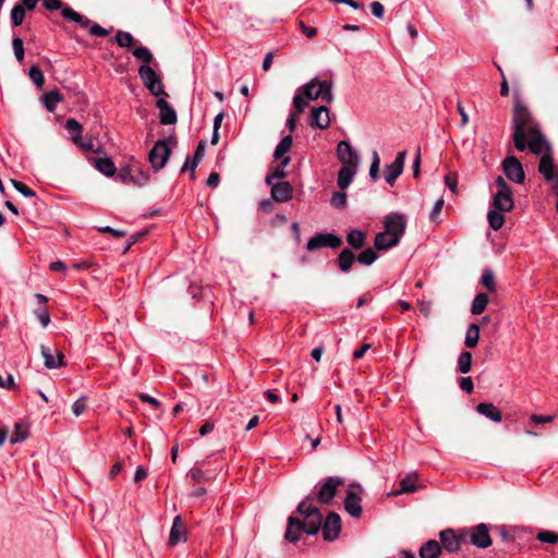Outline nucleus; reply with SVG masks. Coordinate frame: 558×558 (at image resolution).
Listing matches in <instances>:
<instances>
[{
    "label": "nucleus",
    "instance_id": "f3484780",
    "mask_svg": "<svg viewBox=\"0 0 558 558\" xmlns=\"http://www.w3.org/2000/svg\"><path fill=\"white\" fill-rule=\"evenodd\" d=\"M337 157L342 166L359 167L360 156L353 150L351 144L347 141H341L337 145Z\"/></svg>",
    "mask_w": 558,
    "mask_h": 558
},
{
    "label": "nucleus",
    "instance_id": "bb28decb",
    "mask_svg": "<svg viewBox=\"0 0 558 558\" xmlns=\"http://www.w3.org/2000/svg\"><path fill=\"white\" fill-rule=\"evenodd\" d=\"M357 167H348L342 166L341 169L338 172V186L340 190L344 191L348 189V186L351 184L355 173H356Z\"/></svg>",
    "mask_w": 558,
    "mask_h": 558
},
{
    "label": "nucleus",
    "instance_id": "f704fd0d",
    "mask_svg": "<svg viewBox=\"0 0 558 558\" xmlns=\"http://www.w3.org/2000/svg\"><path fill=\"white\" fill-rule=\"evenodd\" d=\"M64 128L70 133V137L73 143L77 142L80 137H82L83 125L76 119H68Z\"/></svg>",
    "mask_w": 558,
    "mask_h": 558
},
{
    "label": "nucleus",
    "instance_id": "5fc2aeb1",
    "mask_svg": "<svg viewBox=\"0 0 558 558\" xmlns=\"http://www.w3.org/2000/svg\"><path fill=\"white\" fill-rule=\"evenodd\" d=\"M12 47L14 51V56L17 61L22 62L24 59V45L23 40L20 37H14L12 40Z\"/></svg>",
    "mask_w": 558,
    "mask_h": 558
},
{
    "label": "nucleus",
    "instance_id": "4be33fe9",
    "mask_svg": "<svg viewBox=\"0 0 558 558\" xmlns=\"http://www.w3.org/2000/svg\"><path fill=\"white\" fill-rule=\"evenodd\" d=\"M399 241L396 235H391L389 230H385L377 233L374 239V246L378 251H386L393 246H397Z\"/></svg>",
    "mask_w": 558,
    "mask_h": 558
},
{
    "label": "nucleus",
    "instance_id": "3c124183",
    "mask_svg": "<svg viewBox=\"0 0 558 558\" xmlns=\"http://www.w3.org/2000/svg\"><path fill=\"white\" fill-rule=\"evenodd\" d=\"M379 168H380V157L377 151H373L372 154V163L369 167V177L372 180L376 181L379 178Z\"/></svg>",
    "mask_w": 558,
    "mask_h": 558
},
{
    "label": "nucleus",
    "instance_id": "774afa93",
    "mask_svg": "<svg viewBox=\"0 0 558 558\" xmlns=\"http://www.w3.org/2000/svg\"><path fill=\"white\" fill-rule=\"evenodd\" d=\"M371 10H372V13L378 19H381L384 16L385 8L380 2H378V1L373 2L371 4Z\"/></svg>",
    "mask_w": 558,
    "mask_h": 558
},
{
    "label": "nucleus",
    "instance_id": "0eeeda50",
    "mask_svg": "<svg viewBox=\"0 0 558 558\" xmlns=\"http://www.w3.org/2000/svg\"><path fill=\"white\" fill-rule=\"evenodd\" d=\"M465 535L463 529H446L441 531L439 533L441 550L445 549L449 554L458 553L462 545L466 544Z\"/></svg>",
    "mask_w": 558,
    "mask_h": 558
},
{
    "label": "nucleus",
    "instance_id": "7ed1b4c3",
    "mask_svg": "<svg viewBox=\"0 0 558 558\" xmlns=\"http://www.w3.org/2000/svg\"><path fill=\"white\" fill-rule=\"evenodd\" d=\"M319 98L328 104L333 100L331 83L314 77L296 89L293 97V108L298 113H302L307 107L310 100H316Z\"/></svg>",
    "mask_w": 558,
    "mask_h": 558
},
{
    "label": "nucleus",
    "instance_id": "423d86ee",
    "mask_svg": "<svg viewBox=\"0 0 558 558\" xmlns=\"http://www.w3.org/2000/svg\"><path fill=\"white\" fill-rule=\"evenodd\" d=\"M343 484V478L338 476H328L324 478L315 486L317 489L316 500L323 505L330 504L337 494L338 487ZM311 496L315 499L313 495Z\"/></svg>",
    "mask_w": 558,
    "mask_h": 558
},
{
    "label": "nucleus",
    "instance_id": "79ce46f5",
    "mask_svg": "<svg viewBox=\"0 0 558 558\" xmlns=\"http://www.w3.org/2000/svg\"><path fill=\"white\" fill-rule=\"evenodd\" d=\"M472 367V354L469 351H463L458 357V371L461 374H466Z\"/></svg>",
    "mask_w": 558,
    "mask_h": 558
},
{
    "label": "nucleus",
    "instance_id": "cd10ccee",
    "mask_svg": "<svg viewBox=\"0 0 558 558\" xmlns=\"http://www.w3.org/2000/svg\"><path fill=\"white\" fill-rule=\"evenodd\" d=\"M441 554V546L435 539H430L423 544L420 548L418 555L421 558H439Z\"/></svg>",
    "mask_w": 558,
    "mask_h": 558
},
{
    "label": "nucleus",
    "instance_id": "58836bf2",
    "mask_svg": "<svg viewBox=\"0 0 558 558\" xmlns=\"http://www.w3.org/2000/svg\"><path fill=\"white\" fill-rule=\"evenodd\" d=\"M488 304V296L485 293H478L472 302L471 313L473 315H478L484 312Z\"/></svg>",
    "mask_w": 558,
    "mask_h": 558
},
{
    "label": "nucleus",
    "instance_id": "680f3d73",
    "mask_svg": "<svg viewBox=\"0 0 558 558\" xmlns=\"http://www.w3.org/2000/svg\"><path fill=\"white\" fill-rule=\"evenodd\" d=\"M460 388L466 392L472 393L474 389L473 380L471 377H462L459 381Z\"/></svg>",
    "mask_w": 558,
    "mask_h": 558
},
{
    "label": "nucleus",
    "instance_id": "6e6d98bb",
    "mask_svg": "<svg viewBox=\"0 0 558 558\" xmlns=\"http://www.w3.org/2000/svg\"><path fill=\"white\" fill-rule=\"evenodd\" d=\"M442 208H444V199L439 198V199H437V202L435 203L433 209L429 213V220L432 222H435V223H439L440 222L439 215H440Z\"/></svg>",
    "mask_w": 558,
    "mask_h": 558
},
{
    "label": "nucleus",
    "instance_id": "20e7f679",
    "mask_svg": "<svg viewBox=\"0 0 558 558\" xmlns=\"http://www.w3.org/2000/svg\"><path fill=\"white\" fill-rule=\"evenodd\" d=\"M43 5L48 11H60L61 16L69 22L77 24L80 27L87 29L92 36L106 37L109 32L96 22H93L87 16L73 10L61 0H43Z\"/></svg>",
    "mask_w": 558,
    "mask_h": 558
},
{
    "label": "nucleus",
    "instance_id": "052dcab7",
    "mask_svg": "<svg viewBox=\"0 0 558 558\" xmlns=\"http://www.w3.org/2000/svg\"><path fill=\"white\" fill-rule=\"evenodd\" d=\"M205 147H206V142L201 141L198 143L196 150L194 153V156H193V168H196L198 166V162L201 161V159L204 156Z\"/></svg>",
    "mask_w": 558,
    "mask_h": 558
},
{
    "label": "nucleus",
    "instance_id": "39448f33",
    "mask_svg": "<svg viewBox=\"0 0 558 558\" xmlns=\"http://www.w3.org/2000/svg\"><path fill=\"white\" fill-rule=\"evenodd\" d=\"M495 185L498 190L493 197V207L499 211H510L514 206L511 187L502 177H498L495 180Z\"/></svg>",
    "mask_w": 558,
    "mask_h": 558
},
{
    "label": "nucleus",
    "instance_id": "7c9ffc66",
    "mask_svg": "<svg viewBox=\"0 0 558 558\" xmlns=\"http://www.w3.org/2000/svg\"><path fill=\"white\" fill-rule=\"evenodd\" d=\"M290 161H291L290 156H287V157L282 158L281 160H279V163L274 169V171L266 175V179H265L266 183L272 184L275 179L286 178L287 177L286 167L290 163Z\"/></svg>",
    "mask_w": 558,
    "mask_h": 558
},
{
    "label": "nucleus",
    "instance_id": "a878e982",
    "mask_svg": "<svg viewBox=\"0 0 558 558\" xmlns=\"http://www.w3.org/2000/svg\"><path fill=\"white\" fill-rule=\"evenodd\" d=\"M538 171L546 181H550L556 175L554 160L549 153H545L538 165Z\"/></svg>",
    "mask_w": 558,
    "mask_h": 558
},
{
    "label": "nucleus",
    "instance_id": "8fccbe9b",
    "mask_svg": "<svg viewBox=\"0 0 558 558\" xmlns=\"http://www.w3.org/2000/svg\"><path fill=\"white\" fill-rule=\"evenodd\" d=\"M482 284L489 291L495 292L497 290L495 283V277L492 270L486 269L482 275Z\"/></svg>",
    "mask_w": 558,
    "mask_h": 558
},
{
    "label": "nucleus",
    "instance_id": "13d9d810",
    "mask_svg": "<svg viewBox=\"0 0 558 558\" xmlns=\"http://www.w3.org/2000/svg\"><path fill=\"white\" fill-rule=\"evenodd\" d=\"M87 408V399L86 397L78 398L72 405V411L76 416H80L85 412Z\"/></svg>",
    "mask_w": 558,
    "mask_h": 558
},
{
    "label": "nucleus",
    "instance_id": "bf43d9fd",
    "mask_svg": "<svg viewBox=\"0 0 558 558\" xmlns=\"http://www.w3.org/2000/svg\"><path fill=\"white\" fill-rule=\"evenodd\" d=\"M37 319L40 322L43 327H47L50 323V315L47 307H39L35 311Z\"/></svg>",
    "mask_w": 558,
    "mask_h": 558
},
{
    "label": "nucleus",
    "instance_id": "4468645a",
    "mask_svg": "<svg viewBox=\"0 0 558 558\" xmlns=\"http://www.w3.org/2000/svg\"><path fill=\"white\" fill-rule=\"evenodd\" d=\"M320 530L323 537L327 542L338 538L341 531V518L336 512H330L325 520L322 519Z\"/></svg>",
    "mask_w": 558,
    "mask_h": 558
},
{
    "label": "nucleus",
    "instance_id": "ddd939ff",
    "mask_svg": "<svg viewBox=\"0 0 558 558\" xmlns=\"http://www.w3.org/2000/svg\"><path fill=\"white\" fill-rule=\"evenodd\" d=\"M384 229L389 230L391 235H396L400 242L407 228L405 215L401 213H391L387 215L384 220Z\"/></svg>",
    "mask_w": 558,
    "mask_h": 558
},
{
    "label": "nucleus",
    "instance_id": "aec40b11",
    "mask_svg": "<svg viewBox=\"0 0 558 558\" xmlns=\"http://www.w3.org/2000/svg\"><path fill=\"white\" fill-rule=\"evenodd\" d=\"M271 186V197L277 203H286L292 198L293 187L287 181L269 184Z\"/></svg>",
    "mask_w": 558,
    "mask_h": 558
},
{
    "label": "nucleus",
    "instance_id": "f257e3e1",
    "mask_svg": "<svg viewBox=\"0 0 558 558\" xmlns=\"http://www.w3.org/2000/svg\"><path fill=\"white\" fill-rule=\"evenodd\" d=\"M511 123L513 129L512 138L517 150L524 151L529 148L535 155L549 150V145L542 134L539 126L532 119L526 106L520 100H517L514 104Z\"/></svg>",
    "mask_w": 558,
    "mask_h": 558
},
{
    "label": "nucleus",
    "instance_id": "9d476101",
    "mask_svg": "<svg viewBox=\"0 0 558 558\" xmlns=\"http://www.w3.org/2000/svg\"><path fill=\"white\" fill-rule=\"evenodd\" d=\"M170 155L171 149L168 143L165 140H159L150 149L148 154V161L155 171H159L166 166Z\"/></svg>",
    "mask_w": 558,
    "mask_h": 558
},
{
    "label": "nucleus",
    "instance_id": "1a4fd4ad",
    "mask_svg": "<svg viewBox=\"0 0 558 558\" xmlns=\"http://www.w3.org/2000/svg\"><path fill=\"white\" fill-rule=\"evenodd\" d=\"M466 544L473 545L477 548L485 549L492 545V537L489 529L485 523L476 524L470 529H463Z\"/></svg>",
    "mask_w": 558,
    "mask_h": 558
},
{
    "label": "nucleus",
    "instance_id": "09e8293b",
    "mask_svg": "<svg viewBox=\"0 0 558 558\" xmlns=\"http://www.w3.org/2000/svg\"><path fill=\"white\" fill-rule=\"evenodd\" d=\"M29 78L37 87H43L45 84V76L38 65H32L28 72Z\"/></svg>",
    "mask_w": 558,
    "mask_h": 558
},
{
    "label": "nucleus",
    "instance_id": "338daca9",
    "mask_svg": "<svg viewBox=\"0 0 558 558\" xmlns=\"http://www.w3.org/2000/svg\"><path fill=\"white\" fill-rule=\"evenodd\" d=\"M554 415H538V414H532L531 421L535 424H547L553 422Z\"/></svg>",
    "mask_w": 558,
    "mask_h": 558
},
{
    "label": "nucleus",
    "instance_id": "c756f323",
    "mask_svg": "<svg viewBox=\"0 0 558 558\" xmlns=\"http://www.w3.org/2000/svg\"><path fill=\"white\" fill-rule=\"evenodd\" d=\"M355 259L356 257L350 248H343L337 258L339 269L342 272L350 271Z\"/></svg>",
    "mask_w": 558,
    "mask_h": 558
},
{
    "label": "nucleus",
    "instance_id": "5701e85b",
    "mask_svg": "<svg viewBox=\"0 0 558 558\" xmlns=\"http://www.w3.org/2000/svg\"><path fill=\"white\" fill-rule=\"evenodd\" d=\"M181 541H186V529L183 525L182 518L177 515L170 530L169 544L174 546Z\"/></svg>",
    "mask_w": 558,
    "mask_h": 558
},
{
    "label": "nucleus",
    "instance_id": "c85d7f7f",
    "mask_svg": "<svg viewBox=\"0 0 558 558\" xmlns=\"http://www.w3.org/2000/svg\"><path fill=\"white\" fill-rule=\"evenodd\" d=\"M94 167L105 174L106 177H112L116 171V165L113 160L109 157L94 158Z\"/></svg>",
    "mask_w": 558,
    "mask_h": 558
},
{
    "label": "nucleus",
    "instance_id": "2eb2a0df",
    "mask_svg": "<svg viewBox=\"0 0 558 558\" xmlns=\"http://www.w3.org/2000/svg\"><path fill=\"white\" fill-rule=\"evenodd\" d=\"M502 169L505 175L512 182L521 184L524 182L525 173L519 159L514 156H509L502 161Z\"/></svg>",
    "mask_w": 558,
    "mask_h": 558
},
{
    "label": "nucleus",
    "instance_id": "f03ea898",
    "mask_svg": "<svg viewBox=\"0 0 558 558\" xmlns=\"http://www.w3.org/2000/svg\"><path fill=\"white\" fill-rule=\"evenodd\" d=\"M313 500L314 498L312 496H307L298 505L296 512L303 515L305 521H301L293 515L288 518V525L284 533L286 541L296 543L302 532L308 535L318 533L322 525V513L317 507L313 506Z\"/></svg>",
    "mask_w": 558,
    "mask_h": 558
},
{
    "label": "nucleus",
    "instance_id": "c9c22d12",
    "mask_svg": "<svg viewBox=\"0 0 558 558\" xmlns=\"http://www.w3.org/2000/svg\"><path fill=\"white\" fill-rule=\"evenodd\" d=\"M480 340V327L476 324H471L468 327L464 344L466 348L473 349L477 345Z\"/></svg>",
    "mask_w": 558,
    "mask_h": 558
},
{
    "label": "nucleus",
    "instance_id": "de8ad7c7",
    "mask_svg": "<svg viewBox=\"0 0 558 558\" xmlns=\"http://www.w3.org/2000/svg\"><path fill=\"white\" fill-rule=\"evenodd\" d=\"M378 258V255L376 254V252L368 247L366 250H364L363 252H361L359 254V256L356 257V260L360 263V264H363V265H366V266H369L372 265L376 259Z\"/></svg>",
    "mask_w": 558,
    "mask_h": 558
},
{
    "label": "nucleus",
    "instance_id": "c03bdc74",
    "mask_svg": "<svg viewBox=\"0 0 558 558\" xmlns=\"http://www.w3.org/2000/svg\"><path fill=\"white\" fill-rule=\"evenodd\" d=\"M28 437L27 426L22 423H16L14 427V432L11 435L10 442L17 444L22 442Z\"/></svg>",
    "mask_w": 558,
    "mask_h": 558
},
{
    "label": "nucleus",
    "instance_id": "412c9836",
    "mask_svg": "<svg viewBox=\"0 0 558 558\" xmlns=\"http://www.w3.org/2000/svg\"><path fill=\"white\" fill-rule=\"evenodd\" d=\"M40 352L44 357V364L47 368H60L65 365L63 361L64 355L60 351L57 350V356H54L49 347L41 345Z\"/></svg>",
    "mask_w": 558,
    "mask_h": 558
},
{
    "label": "nucleus",
    "instance_id": "4d7b16f0",
    "mask_svg": "<svg viewBox=\"0 0 558 558\" xmlns=\"http://www.w3.org/2000/svg\"><path fill=\"white\" fill-rule=\"evenodd\" d=\"M330 203L336 208L344 207L347 203V195L343 192H335L331 196Z\"/></svg>",
    "mask_w": 558,
    "mask_h": 558
},
{
    "label": "nucleus",
    "instance_id": "72a5a7b5",
    "mask_svg": "<svg viewBox=\"0 0 558 558\" xmlns=\"http://www.w3.org/2000/svg\"><path fill=\"white\" fill-rule=\"evenodd\" d=\"M292 143V135L284 136L275 148L274 159L281 160L282 158L287 157L286 154L291 149Z\"/></svg>",
    "mask_w": 558,
    "mask_h": 558
},
{
    "label": "nucleus",
    "instance_id": "4c0bfd02",
    "mask_svg": "<svg viewBox=\"0 0 558 558\" xmlns=\"http://www.w3.org/2000/svg\"><path fill=\"white\" fill-rule=\"evenodd\" d=\"M26 10L17 2L11 10L10 20L14 27L21 26L24 22Z\"/></svg>",
    "mask_w": 558,
    "mask_h": 558
},
{
    "label": "nucleus",
    "instance_id": "b1692460",
    "mask_svg": "<svg viewBox=\"0 0 558 558\" xmlns=\"http://www.w3.org/2000/svg\"><path fill=\"white\" fill-rule=\"evenodd\" d=\"M476 411L485 416L486 418L495 422L500 423L502 421V414L499 411V409L489 402H481L476 405Z\"/></svg>",
    "mask_w": 558,
    "mask_h": 558
},
{
    "label": "nucleus",
    "instance_id": "603ef678",
    "mask_svg": "<svg viewBox=\"0 0 558 558\" xmlns=\"http://www.w3.org/2000/svg\"><path fill=\"white\" fill-rule=\"evenodd\" d=\"M536 539L542 543L547 544H557L558 543V534L551 531L542 530L537 533Z\"/></svg>",
    "mask_w": 558,
    "mask_h": 558
},
{
    "label": "nucleus",
    "instance_id": "69168bd1",
    "mask_svg": "<svg viewBox=\"0 0 558 558\" xmlns=\"http://www.w3.org/2000/svg\"><path fill=\"white\" fill-rule=\"evenodd\" d=\"M100 233H109L114 238H123L126 235V232L123 230H117L111 227H101L98 229Z\"/></svg>",
    "mask_w": 558,
    "mask_h": 558
},
{
    "label": "nucleus",
    "instance_id": "e433bc0d",
    "mask_svg": "<svg viewBox=\"0 0 558 558\" xmlns=\"http://www.w3.org/2000/svg\"><path fill=\"white\" fill-rule=\"evenodd\" d=\"M504 213L505 211H499L497 209H490L487 214V220H488V223H489V227L497 231L499 229L502 228L504 223H505V216H504Z\"/></svg>",
    "mask_w": 558,
    "mask_h": 558
},
{
    "label": "nucleus",
    "instance_id": "49530a36",
    "mask_svg": "<svg viewBox=\"0 0 558 558\" xmlns=\"http://www.w3.org/2000/svg\"><path fill=\"white\" fill-rule=\"evenodd\" d=\"M84 153H88V151H93V153H97V154H100L101 153V147H95L94 145V142L92 138H83V137H80V140L77 142L74 143Z\"/></svg>",
    "mask_w": 558,
    "mask_h": 558
},
{
    "label": "nucleus",
    "instance_id": "0e129e2a",
    "mask_svg": "<svg viewBox=\"0 0 558 558\" xmlns=\"http://www.w3.org/2000/svg\"><path fill=\"white\" fill-rule=\"evenodd\" d=\"M445 181H446V185L449 187V190L452 193H457V190H458L457 175L454 173H449L446 175Z\"/></svg>",
    "mask_w": 558,
    "mask_h": 558
},
{
    "label": "nucleus",
    "instance_id": "6e6552de",
    "mask_svg": "<svg viewBox=\"0 0 558 558\" xmlns=\"http://www.w3.org/2000/svg\"><path fill=\"white\" fill-rule=\"evenodd\" d=\"M138 75L144 86L151 95L156 97L167 96L160 76L150 65H141L138 69Z\"/></svg>",
    "mask_w": 558,
    "mask_h": 558
},
{
    "label": "nucleus",
    "instance_id": "e2e57ef3",
    "mask_svg": "<svg viewBox=\"0 0 558 558\" xmlns=\"http://www.w3.org/2000/svg\"><path fill=\"white\" fill-rule=\"evenodd\" d=\"M189 476L195 482V483H201V482H204L206 478H205V475H204V472L202 469L199 468H193L190 470L189 472Z\"/></svg>",
    "mask_w": 558,
    "mask_h": 558
},
{
    "label": "nucleus",
    "instance_id": "864d4df0",
    "mask_svg": "<svg viewBox=\"0 0 558 558\" xmlns=\"http://www.w3.org/2000/svg\"><path fill=\"white\" fill-rule=\"evenodd\" d=\"M11 183L14 186V189L25 197H34L36 195L35 191H33L31 187H28L21 181L12 179Z\"/></svg>",
    "mask_w": 558,
    "mask_h": 558
},
{
    "label": "nucleus",
    "instance_id": "9b49d317",
    "mask_svg": "<svg viewBox=\"0 0 558 558\" xmlns=\"http://www.w3.org/2000/svg\"><path fill=\"white\" fill-rule=\"evenodd\" d=\"M362 492L363 488L360 484H350L343 501L344 510L355 519H359L362 514Z\"/></svg>",
    "mask_w": 558,
    "mask_h": 558
},
{
    "label": "nucleus",
    "instance_id": "2f4dec72",
    "mask_svg": "<svg viewBox=\"0 0 558 558\" xmlns=\"http://www.w3.org/2000/svg\"><path fill=\"white\" fill-rule=\"evenodd\" d=\"M44 105L49 112H54L58 104L63 101V96L58 89L47 92L43 96Z\"/></svg>",
    "mask_w": 558,
    "mask_h": 558
},
{
    "label": "nucleus",
    "instance_id": "a19ab883",
    "mask_svg": "<svg viewBox=\"0 0 558 558\" xmlns=\"http://www.w3.org/2000/svg\"><path fill=\"white\" fill-rule=\"evenodd\" d=\"M114 41L122 48H131L135 43V38L129 32L118 31L114 36Z\"/></svg>",
    "mask_w": 558,
    "mask_h": 558
},
{
    "label": "nucleus",
    "instance_id": "ea45409f",
    "mask_svg": "<svg viewBox=\"0 0 558 558\" xmlns=\"http://www.w3.org/2000/svg\"><path fill=\"white\" fill-rule=\"evenodd\" d=\"M416 490V475L415 474H408L400 481V489L397 493L403 494V493H412Z\"/></svg>",
    "mask_w": 558,
    "mask_h": 558
},
{
    "label": "nucleus",
    "instance_id": "37998d69",
    "mask_svg": "<svg viewBox=\"0 0 558 558\" xmlns=\"http://www.w3.org/2000/svg\"><path fill=\"white\" fill-rule=\"evenodd\" d=\"M132 54L140 61H142L143 65H149V63L153 61L154 57L153 53L149 51L148 48L144 46L136 47L132 50Z\"/></svg>",
    "mask_w": 558,
    "mask_h": 558
},
{
    "label": "nucleus",
    "instance_id": "6ab92c4d",
    "mask_svg": "<svg viewBox=\"0 0 558 558\" xmlns=\"http://www.w3.org/2000/svg\"><path fill=\"white\" fill-rule=\"evenodd\" d=\"M310 125L320 130H325L330 125L329 110L326 106H319L312 109Z\"/></svg>",
    "mask_w": 558,
    "mask_h": 558
},
{
    "label": "nucleus",
    "instance_id": "dca6fc26",
    "mask_svg": "<svg viewBox=\"0 0 558 558\" xmlns=\"http://www.w3.org/2000/svg\"><path fill=\"white\" fill-rule=\"evenodd\" d=\"M405 157V150L399 151L397 154L395 161L385 167V180L390 186H393L397 179L402 174Z\"/></svg>",
    "mask_w": 558,
    "mask_h": 558
},
{
    "label": "nucleus",
    "instance_id": "393cba45",
    "mask_svg": "<svg viewBox=\"0 0 558 558\" xmlns=\"http://www.w3.org/2000/svg\"><path fill=\"white\" fill-rule=\"evenodd\" d=\"M131 160H133V185L142 187L145 186L149 180L150 175L147 171L143 169L142 163L136 160L134 157H131Z\"/></svg>",
    "mask_w": 558,
    "mask_h": 558
},
{
    "label": "nucleus",
    "instance_id": "a18cd8bd",
    "mask_svg": "<svg viewBox=\"0 0 558 558\" xmlns=\"http://www.w3.org/2000/svg\"><path fill=\"white\" fill-rule=\"evenodd\" d=\"M133 160L130 159V162L124 166V167H121L120 170L118 171V178L120 179V181L124 184H132L133 183Z\"/></svg>",
    "mask_w": 558,
    "mask_h": 558
},
{
    "label": "nucleus",
    "instance_id": "473e14b6",
    "mask_svg": "<svg viewBox=\"0 0 558 558\" xmlns=\"http://www.w3.org/2000/svg\"><path fill=\"white\" fill-rule=\"evenodd\" d=\"M366 233L361 229H353L347 234L348 244L355 250H360L364 246Z\"/></svg>",
    "mask_w": 558,
    "mask_h": 558
},
{
    "label": "nucleus",
    "instance_id": "a211bd4d",
    "mask_svg": "<svg viewBox=\"0 0 558 558\" xmlns=\"http://www.w3.org/2000/svg\"><path fill=\"white\" fill-rule=\"evenodd\" d=\"M156 107L159 110V121L163 125L174 124L178 120L175 110L170 104L161 96L156 101Z\"/></svg>",
    "mask_w": 558,
    "mask_h": 558
},
{
    "label": "nucleus",
    "instance_id": "f8f14e48",
    "mask_svg": "<svg viewBox=\"0 0 558 558\" xmlns=\"http://www.w3.org/2000/svg\"><path fill=\"white\" fill-rule=\"evenodd\" d=\"M341 244V238L333 233H317L307 241L306 248L312 252L322 247L337 248Z\"/></svg>",
    "mask_w": 558,
    "mask_h": 558
}]
</instances>
